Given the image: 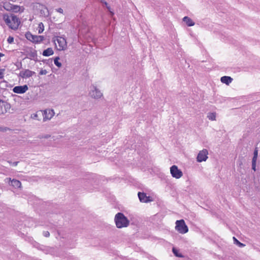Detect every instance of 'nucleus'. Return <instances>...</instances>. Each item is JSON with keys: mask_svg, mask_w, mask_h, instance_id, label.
<instances>
[{"mask_svg": "<svg viewBox=\"0 0 260 260\" xmlns=\"http://www.w3.org/2000/svg\"><path fill=\"white\" fill-rule=\"evenodd\" d=\"M116 227L118 229L126 228L128 226L129 221L124 215L120 212L117 213L114 217Z\"/></svg>", "mask_w": 260, "mask_h": 260, "instance_id": "nucleus-1", "label": "nucleus"}, {"mask_svg": "<svg viewBox=\"0 0 260 260\" xmlns=\"http://www.w3.org/2000/svg\"><path fill=\"white\" fill-rule=\"evenodd\" d=\"M3 19L10 28L16 29L18 27L20 21L16 16L5 14L3 16Z\"/></svg>", "mask_w": 260, "mask_h": 260, "instance_id": "nucleus-2", "label": "nucleus"}, {"mask_svg": "<svg viewBox=\"0 0 260 260\" xmlns=\"http://www.w3.org/2000/svg\"><path fill=\"white\" fill-rule=\"evenodd\" d=\"M54 41L57 50L62 51L65 50L67 48V43L65 38L61 37H57Z\"/></svg>", "mask_w": 260, "mask_h": 260, "instance_id": "nucleus-3", "label": "nucleus"}, {"mask_svg": "<svg viewBox=\"0 0 260 260\" xmlns=\"http://www.w3.org/2000/svg\"><path fill=\"white\" fill-rule=\"evenodd\" d=\"M89 95L92 99L98 100L101 99L103 94L101 91L94 85H92L90 87Z\"/></svg>", "mask_w": 260, "mask_h": 260, "instance_id": "nucleus-4", "label": "nucleus"}, {"mask_svg": "<svg viewBox=\"0 0 260 260\" xmlns=\"http://www.w3.org/2000/svg\"><path fill=\"white\" fill-rule=\"evenodd\" d=\"M175 230L179 233L184 234L188 232V229L183 219L176 221Z\"/></svg>", "mask_w": 260, "mask_h": 260, "instance_id": "nucleus-5", "label": "nucleus"}, {"mask_svg": "<svg viewBox=\"0 0 260 260\" xmlns=\"http://www.w3.org/2000/svg\"><path fill=\"white\" fill-rule=\"evenodd\" d=\"M25 36L28 40L35 43H39L44 40L43 36L33 35L30 32H27Z\"/></svg>", "mask_w": 260, "mask_h": 260, "instance_id": "nucleus-6", "label": "nucleus"}, {"mask_svg": "<svg viewBox=\"0 0 260 260\" xmlns=\"http://www.w3.org/2000/svg\"><path fill=\"white\" fill-rule=\"evenodd\" d=\"M41 112L43 116L44 121L50 120L55 114L54 110L50 109H46L44 111H41Z\"/></svg>", "mask_w": 260, "mask_h": 260, "instance_id": "nucleus-7", "label": "nucleus"}, {"mask_svg": "<svg viewBox=\"0 0 260 260\" xmlns=\"http://www.w3.org/2000/svg\"><path fill=\"white\" fill-rule=\"evenodd\" d=\"M170 173L172 176L176 179H179L183 176L182 172L175 165H173L170 168Z\"/></svg>", "mask_w": 260, "mask_h": 260, "instance_id": "nucleus-8", "label": "nucleus"}, {"mask_svg": "<svg viewBox=\"0 0 260 260\" xmlns=\"http://www.w3.org/2000/svg\"><path fill=\"white\" fill-rule=\"evenodd\" d=\"M208 152L206 149L200 151L197 156V160L198 162L205 161L208 158Z\"/></svg>", "mask_w": 260, "mask_h": 260, "instance_id": "nucleus-9", "label": "nucleus"}, {"mask_svg": "<svg viewBox=\"0 0 260 260\" xmlns=\"http://www.w3.org/2000/svg\"><path fill=\"white\" fill-rule=\"evenodd\" d=\"M10 109V105L0 99V115L4 114Z\"/></svg>", "mask_w": 260, "mask_h": 260, "instance_id": "nucleus-10", "label": "nucleus"}, {"mask_svg": "<svg viewBox=\"0 0 260 260\" xmlns=\"http://www.w3.org/2000/svg\"><path fill=\"white\" fill-rule=\"evenodd\" d=\"M28 89V87L27 85H24L23 86H17L13 88V91L14 93L18 94H22L25 93Z\"/></svg>", "mask_w": 260, "mask_h": 260, "instance_id": "nucleus-11", "label": "nucleus"}, {"mask_svg": "<svg viewBox=\"0 0 260 260\" xmlns=\"http://www.w3.org/2000/svg\"><path fill=\"white\" fill-rule=\"evenodd\" d=\"M9 181V184L10 185H12L15 188H19L21 187V183L20 181L16 179H12L10 178H7L5 179V181Z\"/></svg>", "mask_w": 260, "mask_h": 260, "instance_id": "nucleus-12", "label": "nucleus"}, {"mask_svg": "<svg viewBox=\"0 0 260 260\" xmlns=\"http://www.w3.org/2000/svg\"><path fill=\"white\" fill-rule=\"evenodd\" d=\"M35 74V72L31 71L28 69L22 70L19 73L20 76L22 78H28L32 77Z\"/></svg>", "mask_w": 260, "mask_h": 260, "instance_id": "nucleus-13", "label": "nucleus"}, {"mask_svg": "<svg viewBox=\"0 0 260 260\" xmlns=\"http://www.w3.org/2000/svg\"><path fill=\"white\" fill-rule=\"evenodd\" d=\"M138 195L141 202L148 203L152 201L150 197L147 196L146 193L144 192H139Z\"/></svg>", "mask_w": 260, "mask_h": 260, "instance_id": "nucleus-14", "label": "nucleus"}, {"mask_svg": "<svg viewBox=\"0 0 260 260\" xmlns=\"http://www.w3.org/2000/svg\"><path fill=\"white\" fill-rule=\"evenodd\" d=\"M233 79L230 76H223L221 78L220 81L222 83L229 85L232 81Z\"/></svg>", "mask_w": 260, "mask_h": 260, "instance_id": "nucleus-15", "label": "nucleus"}, {"mask_svg": "<svg viewBox=\"0 0 260 260\" xmlns=\"http://www.w3.org/2000/svg\"><path fill=\"white\" fill-rule=\"evenodd\" d=\"M183 21L186 23L187 26H192L194 25V22L188 17L185 16L183 18Z\"/></svg>", "mask_w": 260, "mask_h": 260, "instance_id": "nucleus-16", "label": "nucleus"}, {"mask_svg": "<svg viewBox=\"0 0 260 260\" xmlns=\"http://www.w3.org/2000/svg\"><path fill=\"white\" fill-rule=\"evenodd\" d=\"M53 50L51 48H48L47 49L45 50L42 54L45 56H49L53 54Z\"/></svg>", "mask_w": 260, "mask_h": 260, "instance_id": "nucleus-17", "label": "nucleus"}, {"mask_svg": "<svg viewBox=\"0 0 260 260\" xmlns=\"http://www.w3.org/2000/svg\"><path fill=\"white\" fill-rule=\"evenodd\" d=\"M11 10H13L15 12H23L24 8L18 6L12 5V7H11Z\"/></svg>", "mask_w": 260, "mask_h": 260, "instance_id": "nucleus-18", "label": "nucleus"}, {"mask_svg": "<svg viewBox=\"0 0 260 260\" xmlns=\"http://www.w3.org/2000/svg\"><path fill=\"white\" fill-rule=\"evenodd\" d=\"M216 113L214 112H210L207 115V118L212 121L216 120Z\"/></svg>", "mask_w": 260, "mask_h": 260, "instance_id": "nucleus-19", "label": "nucleus"}, {"mask_svg": "<svg viewBox=\"0 0 260 260\" xmlns=\"http://www.w3.org/2000/svg\"><path fill=\"white\" fill-rule=\"evenodd\" d=\"M41 114H42L41 111L37 112L36 113L31 114L30 116V117L31 119H33L40 120V118L39 117V115L40 116Z\"/></svg>", "mask_w": 260, "mask_h": 260, "instance_id": "nucleus-20", "label": "nucleus"}, {"mask_svg": "<svg viewBox=\"0 0 260 260\" xmlns=\"http://www.w3.org/2000/svg\"><path fill=\"white\" fill-rule=\"evenodd\" d=\"M234 243L240 247H243L245 246V244L239 242L235 237H233Z\"/></svg>", "mask_w": 260, "mask_h": 260, "instance_id": "nucleus-21", "label": "nucleus"}, {"mask_svg": "<svg viewBox=\"0 0 260 260\" xmlns=\"http://www.w3.org/2000/svg\"><path fill=\"white\" fill-rule=\"evenodd\" d=\"M38 27H39V30H38L39 34H41L42 32H43V31L44 30V26L43 23L40 22L39 24Z\"/></svg>", "mask_w": 260, "mask_h": 260, "instance_id": "nucleus-22", "label": "nucleus"}, {"mask_svg": "<svg viewBox=\"0 0 260 260\" xmlns=\"http://www.w3.org/2000/svg\"><path fill=\"white\" fill-rule=\"evenodd\" d=\"M59 58L58 57H56L54 60V64L58 68L61 67V63L58 61Z\"/></svg>", "mask_w": 260, "mask_h": 260, "instance_id": "nucleus-23", "label": "nucleus"}, {"mask_svg": "<svg viewBox=\"0 0 260 260\" xmlns=\"http://www.w3.org/2000/svg\"><path fill=\"white\" fill-rule=\"evenodd\" d=\"M257 155H258V150L257 149V148H256L254 151V155H253L252 161H254V162H256L257 157Z\"/></svg>", "mask_w": 260, "mask_h": 260, "instance_id": "nucleus-24", "label": "nucleus"}, {"mask_svg": "<svg viewBox=\"0 0 260 260\" xmlns=\"http://www.w3.org/2000/svg\"><path fill=\"white\" fill-rule=\"evenodd\" d=\"M173 253L177 257H181L182 255L178 253V250L175 248H173L172 249Z\"/></svg>", "mask_w": 260, "mask_h": 260, "instance_id": "nucleus-25", "label": "nucleus"}, {"mask_svg": "<svg viewBox=\"0 0 260 260\" xmlns=\"http://www.w3.org/2000/svg\"><path fill=\"white\" fill-rule=\"evenodd\" d=\"M4 8L7 10H11V7H12V5H10L9 4L5 3L4 4Z\"/></svg>", "mask_w": 260, "mask_h": 260, "instance_id": "nucleus-26", "label": "nucleus"}, {"mask_svg": "<svg viewBox=\"0 0 260 260\" xmlns=\"http://www.w3.org/2000/svg\"><path fill=\"white\" fill-rule=\"evenodd\" d=\"M5 71V70L4 69H0V79H3L4 78Z\"/></svg>", "mask_w": 260, "mask_h": 260, "instance_id": "nucleus-27", "label": "nucleus"}, {"mask_svg": "<svg viewBox=\"0 0 260 260\" xmlns=\"http://www.w3.org/2000/svg\"><path fill=\"white\" fill-rule=\"evenodd\" d=\"M8 43L11 44L14 42V38L11 36H9L7 39Z\"/></svg>", "mask_w": 260, "mask_h": 260, "instance_id": "nucleus-28", "label": "nucleus"}, {"mask_svg": "<svg viewBox=\"0 0 260 260\" xmlns=\"http://www.w3.org/2000/svg\"><path fill=\"white\" fill-rule=\"evenodd\" d=\"M48 73V72L47 71V70H41L40 72H39V74L40 75H46Z\"/></svg>", "mask_w": 260, "mask_h": 260, "instance_id": "nucleus-29", "label": "nucleus"}, {"mask_svg": "<svg viewBox=\"0 0 260 260\" xmlns=\"http://www.w3.org/2000/svg\"><path fill=\"white\" fill-rule=\"evenodd\" d=\"M104 4H105V5L107 7V8L108 9V10L109 11V12L111 13V14L112 15H113V12L111 10V8H110V7L108 6V3L106 2H104Z\"/></svg>", "mask_w": 260, "mask_h": 260, "instance_id": "nucleus-30", "label": "nucleus"}, {"mask_svg": "<svg viewBox=\"0 0 260 260\" xmlns=\"http://www.w3.org/2000/svg\"><path fill=\"white\" fill-rule=\"evenodd\" d=\"M43 235L46 237H48L50 236V233L48 231H45L43 232Z\"/></svg>", "mask_w": 260, "mask_h": 260, "instance_id": "nucleus-31", "label": "nucleus"}, {"mask_svg": "<svg viewBox=\"0 0 260 260\" xmlns=\"http://www.w3.org/2000/svg\"><path fill=\"white\" fill-rule=\"evenodd\" d=\"M256 162L252 161V168L254 171H255Z\"/></svg>", "mask_w": 260, "mask_h": 260, "instance_id": "nucleus-32", "label": "nucleus"}, {"mask_svg": "<svg viewBox=\"0 0 260 260\" xmlns=\"http://www.w3.org/2000/svg\"><path fill=\"white\" fill-rule=\"evenodd\" d=\"M56 11L60 13H61L62 14L63 12V9H61V8H58L56 9Z\"/></svg>", "mask_w": 260, "mask_h": 260, "instance_id": "nucleus-33", "label": "nucleus"}, {"mask_svg": "<svg viewBox=\"0 0 260 260\" xmlns=\"http://www.w3.org/2000/svg\"><path fill=\"white\" fill-rule=\"evenodd\" d=\"M9 163L12 164L14 166H17L18 162V161H15L14 162H9Z\"/></svg>", "mask_w": 260, "mask_h": 260, "instance_id": "nucleus-34", "label": "nucleus"}, {"mask_svg": "<svg viewBox=\"0 0 260 260\" xmlns=\"http://www.w3.org/2000/svg\"><path fill=\"white\" fill-rule=\"evenodd\" d=\"M101 2L103 3H104V1H101Z\"/></svg>", "mask_w": 260, "mask_h": 260, "instance_id": "nucleus-35", "label": "nucleus"}]
</instances>
